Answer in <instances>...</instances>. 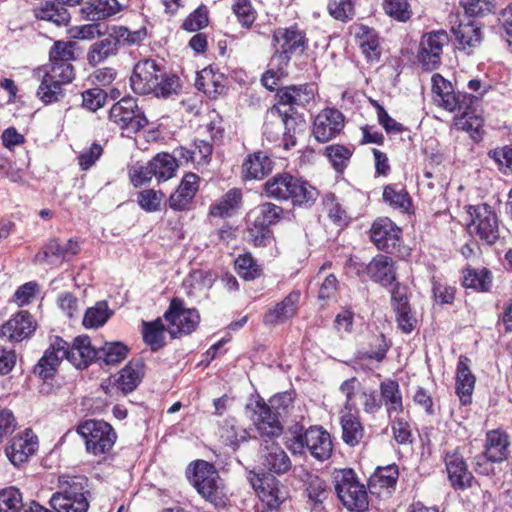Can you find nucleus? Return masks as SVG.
Listing matches in <instances>:
<instances>
[{"label":"nucleus","mask_w":512,"mask_h":512,"mask_svg":"<svg viewBox=\"0 0 512 512\" xmlns=\"http://www.w3.org/2000/svg\"><path fill=\"white\" fill-rule=\"evenodd\" d=\"M132 90L140 95L154 94L156 97H168L180 88L179 78L164 73L152 59L137 62L130 77Z\"/></svg>","instance_id":"obj_1"},{"label":"nucleus","mask_w":512,"mask_h":512,"mask_svg":"<svg viewBox=\"0 0 512 512\" xmlns=\"http://www.w3.org/2000/svg\"><path fill=\"white\" fill-rule=\"evenodd\" d=\"M87 486L88 479L84 476H60L59 491L52 495L50 506L56 512H87Z\"/></svg>","instance_id":"obj_2"},{"label":"nucleus","mask_w":512,"mask_h":512,"mask_svg":"<svg viewBox=\"0 0 512 512\" xmlns=\"http://www.w3.org/2000/svg\"><path fill=\"white\" fill-rule=\"evenodd\" d=\"M332 482L338 499L349 511L364 512L369 507V497L364 484L360 483L351 468L335 469Z\"/></svg>","instance_id":"obj_3"},{"label":"nucleus","mask_w":512,"mask_h":512,"mask_svg":"<svg viewBox=\"0 0 512 512\" xmlns=\"http://www.w3.org/2000/svg\"><path fill=\"white\" fill-rule=\"evenodd\" d=\"M80 346L76 343V338L73 344H69L60 337H55L51 342L49 348L44 352L36 366L34 367V374L42 379H48L54 376L60 362L65 358L77 368H84V363L80 358Z\"/></svg>","instance_id":"obj_4"},{"label":"nucleus","mask_w":512,"mask_h":512,"mask_svg":"<svg viewBox=\"0 0 512 512\" xmlns=\"http://www.w3.org/2000/svg\"><path fill=\"white\" fill-rule=\"evenodd\" d=\"M139 36V32H131L124 26H112L104 36L90 45L87 52L88 63L96 66L116 56L121 46L136 43Z\"/></svg>","instance_id":"obj_5"},{"label":"nucleus","mask_w":512,"mask_h":512,"mask_svg":"<svg viewBox=\"0 0 512 512\" xmlns=\"http://www.w3.org/2000/svg\"><path fill=\"white\" fill-rule=\"evenodd\" d=\"M76 431L84 440L87 453L94 456L108 454L117 439L113 427L102 420H85L77 426Z\"/></svg>","instance_id":"obj_6"},{"label":"nucleus","mask_w":512,"mask_h":512,"mask_svg":"<svg viewBox=\"0 0 512 512\" xmlns=\"http://www.w3.org/2000/svg\"><path fill=\"white\" fill-rule=\"evenodd\" d=\"M192 484L197 492L216 507H224L227 493L216 469L206 461H197L194 467Z\"/></svg>","instance_id":"obj_7"},{"label":"nucleus","mask_w":512,"mask_h":512,"mask_svg":"<svg viewBox=\"0 0 512 512\" xmlns=\"http://www.w3.org/2000/svg\"><path fill=\"white\" fill-rule=\"evenodd\" d=\"M471 220L468 224L470 235L478 237L487 245H493L500 237L499 220L488 204H479L469 208Z\"/></svg>","instance_id":"obj_8"},{"label":"nucleus","mask_w":512,"mask_h":512,"mask_svg":"<svg viewBox=\"0 0 512 512\" xmlns=\"http://www.w3.org/2000/svg\"><path fill=\"white\" fill-rule=\"evenodd\" d=\"M248 480L259 497L263 512H277L286 498L280 481L274 475L253 471L249 472Z\"/></svg>","instance_id":"obj_9"},{"label":"nucleus","mask_w":512,"mask_h":512,"mask_svg":"<svg viewBox=\"0 0 512 512\" xmlns=\"http://www.w3.org/2000/svg\"><path fill=\"white\" fill-rule=\"evenodd\" d=\"M164 318L169 322L167 331L172 338L191 334L200 322V315L194 308H185L180 298H173Z\"/></svg>","instance_id":"obj_10"},{"label":"nucleus","mask_w":512,"mask_h":512,"mask_svg":"<svg viewBox=\"0 0 512 512\" xmlns=\"http://www.w3.org/2000/svg\"><path fill=\"white\" fill-rule=\"evenodd\" d=\"M109 119L128 133H136L148 124L144 112L133 97H124L115 103L109 111Z\"/></svg>","instance_id":"obj_11"},{"label":"nucleus","mask_w":512,"mask_h":512,"mask_svg":"<svg viewBox=\"0 0 512 512\" xmlns=\"http://www.w3.org/2000/svg\"><path fill=\"white\" fill-rule=\"evenodd\" d=\"M434 102L449 112L461 111L474 105L476 96L468 93H455L451 82L447 81L440 74H434L431 78Z\"/></svg>","instance_id":"obj_12"},{"label":"nucleus","mask_w":512,"mask_h":512,"mask_svg":"<svg viewBox=\"0 0 512 512\" xmlns=\"http://www.w3.org/2000/svg\"><path fill=\"white\" fill-rule=\"evenodd\" d=\"M273 44L275 48L272 55L273 63L280 62V64L288 65L295 52L305 50L306 38L304 32L296 26L278 28L273 33Z\"/></svg>","instance_id":"obj_13"},{"label":"nucleus","mask_w":512,"mask_h":512,"mask_svg":"<svg viewBox=\"0 0 512 512\" xmlns=\"http://www.w3.org/2000/svg\"><path fill=\"white\" fill-rule=\"evenodd\" d=\"M449 43L445 30L425 33L420 41L418 60L424 69L432 71L439 67L443 48Z\"/></svg>","instance_id":"obj_14"},{"label":"nucleus","mask_w":512,"mask_h":512,"mask_svg":"<svg viewBox=\"0 0 512 512\" xmlns=\"http://www.w3.org/2000/svg\"><path fill=\"white\" fill-rule=\"evenodd\" d=\"M247 410L251 412V419L262 437L273 438L282 434V425L277 414L263 400H257L254 404L247 405Z\"/></svg>","instance_id":"obj_15"},{"label":"nucleus","mask_w":512,"mask_h":512,"mask_svg":"<svg viewBox=\"0 0 512 512\" xmlns=\"http://www.w3.org/2000/svg\"><path fill=\"white\" fill-rule=\"evenodd\" d=\"M344 115L335 108L320 111L314 121L312 133L320 143H326L335 138L344 128Z\"/></svg>","instance_id":"obj_16"},{"label":"nucleus","mask_w":512,"mask_h":512,"mask_svg":"<svg viewBox=\"0 0 512 512\" xmlns=\"http://www.w3.org/2000/svg\"><path fill=\"white\" fill-rule=\"evenodd\" d=\"M260 459L262 466L271 475H284L292 468V462L288 454L278 443L272 440H264L261 444Z\"/></svg>","instance_id":"obj_17"},{"label":"nucleus","mask_w":512,"mask_h":512,"mask_svg":"<svg viewBox=\"0 0 512 512\" xmlns=\"http://www.w3.org/2000/svg\"><path fill=\"white\" fill-rule=\"evenodd\" d=\"M370 238L379 250L391 251L400 244L401 229L387 217L378 218L371 226Z\"/></svg>","instance_id":"obj_18"},{"label":"nucleus","mask_w":512,"mask_h":512,"mask_svg":"<svg viewBox=\"0 0 512 512\" xmlns=\"http://www.w3.org/2000/svg\"><path fill=\"white\" fill-rule=\"evenodd\" d=\"M38 449L37 436L31 429H26L23 435H17L11 439L5 453L9 461L15 466L19 467L21 464L27 462Z\"/></svg>","instance_id":"obj_19"},{"label":"nucleus","mask_w":512,"mask_h":512,"mask_svg":"<svg viewBox=\"0 0 512 512\" xmlns=\"http://www.w3.org/2000/svg\"><path fill=\"white\" fill-rule=\"evenodd\" d=\"M291 122H295V119L288 111H282L278 105H273L266 112L263 134L269 141H276L281 134L291 138Z\"/></svg>","instance_id":"obj_20"},{"label":"nucleus","mask_w":512,"mask_h":512,"mask_svg":"<svg viewBox=\"0 0 512 512\" xmlns=\"http://www.w3.org/2000/svg\"><path fill=\"white\" fill-rule=\"evenodd\" d=\"M35 329L36 324L31 314L27 311H20L0 327V337L19 342L30 337Z\"/></svg>","instance_id":"obj_21"},{"label":"nucleus","mask_w":512,"mask_h":512,"mask_svg":"<svg viewBox=\"0 0 512 512\" xmlns=\"http://www.w3.org/2000/svg\"><path fill=\"white\" fill-rule=\"evenodd\" d=\"M80 250L79 244L73 239H69L66 243L61 244L57 239H50L44 246L42 251L38 252L34 257L35 263L53 264L55 261L68 260L76 255Z\"/></svg>","instance_id":"obj_22"},{"label":"nucleus","mask_w":512,"mask_h":512,"mask_svg":"<svg viewBox=\"0 0 512 512\" xmlns=\"http://www.w3.org/2000/svg\"><path fill=\"white\" fill-rule=\"evenodd\" d=\"M303 440L311 455L325 461L331 457L333 445L330 434L320 426H312L303 433Z\"/></svg>","instance_id":"obj_23"},{"label":"nucleus","mask_w":512,"mask_h":512,"mask_svg":"<svg viewBox=\"0 0 512 512\" xmlns=\"http://www.w3.org/2000/svg\"><path fill=\"white\" fill-rule=\"evenodd\" d=\"M445 466L453 488L465 489L471 487L474 477L468 470L463 455L458 450L446 454Z\"/></svg>","instance_id":"obj_24"},{"label":"nucleus","mask_w":512,"mask_h":512,"mask_svg":"<svg viewBox=\"0 0 512 512\" xmlns=\"http://www.w3.org/2000/svg\"><path fill=\"white\" fill-rule=\"evenodd\" d=\"M299 301L300 292L291 291L282 301L267 310L263 318L264 324L278 325L293 318L298 311Z\"/></svg>","instance_id":"obj_25"},{"label":"nucleus","mask_w":512,"mask_h":512,"mask_svg":"<svg viewBox=\"0 0 512 512\" xmlns=\"http://www.w3.org/2000/svg\"><path fill=\"white\" fill-rule=\"evenodd\" d=\"M287 178L281 201L290 200L293 205H303L316 200L318 192L309 183L289 173H287Z\"/></svg>","instance_id":"obj_26"},{"label":"nucleus","mask_w":512,"mask_h":512,"mask_svg":"<svg viewBox=\"0 0 512 512\" xmlns=\"http://www.w3.org/2000/svg\"><path fill=\"white\" fill-rule=\"evenodd\" d=\"M273 161L265 152H255L247 156L241 168L244 180H261L273 170Z\"/></svg>","instance_id":"obj_27"},{"label":"nucleus","mask_w":512,"mask_h":512,"mask_svg":"<svg viewBox=\"0 0 512 512\" xmlns=\"http://www.w3.org/2000/svg\"><path fill=\"white\" fill-rule=\"evenodd\" d=\"M199 188V177L194 173H187L176 191L170 195L169 207L175 211L185 210Z\"/></svg>","instance_id":"obj_28"},{"label":"nucleus","mask_w":512,"mask_h":512,"mask_svg":"<svg viewBox=\"0 0 512 512\" xmlns=\"http://www.w3.org/2000/svg\"><path fill=\"white\" fill-rule=\"evenodd\" d=\"M366 273L382 286H389L396 280L395 262L386 255L375 256L367 265Z\"/></svg>","instance_id":"obj_29"},{"label":"nucleus","mask_w":512,"mask_h":512,"mask_svg":"<svg viewBox=\"0 0 512 512\" xmlns=\"http://www.w3.org/2000/svg\"><path fill=\"white\" fill-rule=\"evenodd\" d=\"M509 436L501 430H492L486 434L485 450L483 454L492 463H500L509 456Z\"/></svg>","instance_id":"obj_30"},{"label":"nucleus","mask_w":512,"mask_h":512,"mask_svg":"<svg viewBox=\"0 0 512 512\" xmlns=\"http://www.w3.org/2000/svg\"><path fill=\"white\" fill-rule=\"evenodd\" d=\"M242 203V190L232 188L210 205L209 214L213 217L228 218L237 213Z\"/></svg>","instance_id":"obj_31"},{"label":"nucleus","mask_w":512,"mask_h":512,"mask_svg":"<svg viewBox=\"0 0 512 512\" xmlns=\"http://www.w3.org/2000/svg\"><path fill=\"white\" fill-rule=\"evenodd\" d=\"M278 103L294 107H304L314 98V91L311 85H293L281 88L277 91Z\"/></svg>","instance_id":"obj_32"},{"label":"nucleus","mask_w":512,"mask_h":512,"mask_svg":"<svg viewBox=\"0 0 512 512\" xmlns=\"http://www.w3.org/2000/svg\"><path fill=\"white\" fill-rule=\"evenodd\" d=\"M470 360L460 356L456 369V393L463 404L470 403L476 378L469 368Z\"/></svg>","instance_id":"obj_33"},{"label":"nucleus","mask_w":512,"mask_h":512,"mask_svg":"<svg viewBox=\"0 0 512 512\" xmlns=\"http://www.w3.org/2000/svg\"><path fill=\"white\" fill-rule=\"evenodd\" d=\"M452 32L461 49L466 50L468 53L478 47L483 40L481 26L475 21L460 23L457 27L452 28Z\"/></svg>","instance_id":"obj_34"},{"label":"nucleus","mask_w":512,"mask_h":512,"mask_svg":"<svg viewBox=\"0 0 512 512\" xmlns=\"http://www.w3.org/2000/svg\"><path fill=\"white\" fill-rule=\"evenodd\" d=\"M226 79L222 73L215 72L213 68L203 69L196 78V87L208 97L216 98L225 93Z\"/></svg>","instance_id":"obj_35"},{"label":"nucleus","mask_w":512,"mask_h":512,"mask_svg":"<svg viewBox=\"0 0 512 512\" xmlns=\"http://www.w3.org/2000/svg\"><path fill=\"white\" fill-rule=\"evenodd\" d=\"M121 9L118 0H87L81 13L87 20L99 21L116 15Z\"/></svg>","instance_id":"obj_36"},{"label":"nucleus","mask_w":512,"mask_h":512,"mask_svg":"<svg viewBox=\"0 0 512 512\" xmlns=\"http://www.w3.org/2000/svg\"><path fill=\"white\" fill-rule=\"evenodd\" d=\"M37 19L54 23L57 26L67 25L70 21L68 9L59 0L45 1L35 9Z\"/></svg>","instance_id":"obj_37"},{"label":"nucleus","mask_w":512,"mask_h":512,"mask_svg":"<svg viewBox=\"0 0 512 512\" xmlns=\"http://www.w3.org/2000/svg\"><path fill=\"white\" fill-rule=\"evenodd\" d=\"M355 38L367 60L374 61L379 59V40L374 29L365 25H358L355 27Z\"/></svg>","instance_id":"obj_38"},{"label":"nucleus","mask_w":512,"mask_h":512,"mask_svg":"<svg viewBox=\"0 0 512 512\" xmlns=\"http://www.w3.org/2000/svg\"><path fill=\"white\" fill-rule=\"evenodd\" d=\"M385 405L389 417L393 413L399 414L403 411V401L400 387L395 380H385L380 383V397Z\"/></svg>","instance_id":"obj_39"},{"label":"nucleus","mask_w":512,"mask_h":512,"mask_svg":"<svg viewBox=\"0 0 512 512\" xmlns=\"http://www.w3.org/2000/svg\"><path fill=\"white\" fill-rule=\"evenodd\" d=\"M302 481L308 499L316 506L322 504L330 495L326 481L313 472L304 471Z\"/></svg>","instance_id":"obj_40"},{"label":"nucleus","mask_w":512,"mask_h":512,"mask_svg":"<svg viewBox=\"0 0 512 512\" xmlns=\"http://www.w3.org/2000/svg\"><path fill=\"white\" fill-rule=\"evenodd\" d=\"M462 285L465 288L473 289L477 292L490 291L493 283V276L487 268L475 269L467 267L462 271Z\"/></svg>","instance_id":"obj_41"},{"label":"nucleus","mask_w":512,"mask_h":512,"mask_svg":"<svg viewBox=\"0 0 512 512\" xmlns=\"http://www.w3.org/2000/svg\"><path fill=\"white\" fill-rule=\"evenodd\" d=\"M473 105L468 109L463 108L462 115L456 117L454 120V127L459 131H465L469 133L471 139L478 142L482 139V128L483 119L480 116L475 115L472 110Z\"/></svg>","instance_id":"obj_42"},{"label":"nucleus","mask_w":512,"mask_h":512,"mask_svg":"<svg viewBox=\"0 0 512 512\" xmlns=\"http://www.w3.org/2000/svg\"><path fill=\"white\" fill-rule=\"evenodd\" d=\"M342 439L349 446H356L365 436L364 427L358 416L347 413L341 417Z\"/></svg>","instance_id":"obj_43"},{"label":"nucleus","mask_w":512,"mask_h":512,"mask_svg":"<svg viewBox=\"0 0 512 512\" xmlns=\"http://www.w3.org/2000/svg\"><path fill=\"white\" fill-rule=\"evenodd\" d=\"M283 214V209L270 202L263 203L250 212L253 217V224L258 227L269 228L271 225L279 222Z\"/></svg>","instance_id":"obj_44"},{"label":"nucleus","mask_w":512,"mask_h":512,"mask_svg":"<svg viewBox=\"0 0 512 512\" xmlns=\"http://www.w3.org/2000/svg\"><path fill=\"white\" fill-rule=\"evenodd\" d=\"M143 340L150 346L152 351H157L165 345V331L167 330L160 318L147 322H142Z\"/></svg>","instance_id":"obj_45"},{"label":"nucleus","mask_w":512,"mask_h":512,"mask_svg":"<svg viewBox=\"0 0 512 512\" xmlns=\"http://www.w3.org/2000/svg\"><path fill=\"white\" fill-rule=\"evenodd\" d=\"M36 94L45 105H49L63 100L65 90L63 89V85L44 74Z\"/></svg>","instance_id":"obj_46"},{"label":"nucleus","mask_w":512,"mask_h":512,"mask_svg":"<svg viewBox=\"0 0 512 512\" xmlns=\"http://www.w3.org/2000/svg\"><path fill=\"white\" fill-rule=\"evenodd\" d=\"M178 168L175 156L168 153L157 154L150 161V169L154 172L158 181H166L175 175Z\"/></svg>","instance_id":"obj_47"},{"label":"nucleus","mask_w":512,"mask_h":512,"mask_svg":"<svg viewBox=\"0 0 512 512\" xmlns=\"http://www.w3.org/2000/svg\"><path fill=\"white\" fill-rule=\"evenodd\" d=\"M143 377V364L142 362H130L121 371L117 379L118 387L124 393H130L136 389Z\"/></svg>","instance_id":"obj_48"},{"label":"nucleus","mask_w":512,"mask_h":512,"mask_svg":"<svg viewBox=\"0 0 512 512\" xmlns=\"http://www.w3.org/2000/svg\"><path fill=\"white\" fill-rule=\"evenodd\" d=\"M383 200L391 207L406 212L411 206V199L406 189L400 184H389L384 187Z\"/></svg>","instance_id":"obj_49"},{"label":"nucleus","mask_w":512,"mask_h":512,"mask_svg":"<svg viewBox=\"0 0 512 512\" xmlns=\"http://www.w3.org/2000/svg\"><path fill=\"white\" fill-rule=\"evenodd\" d=\"M113 315L106 301H99L89 307L83 317L82 324L85 328H98L103 326Z\"/></svg>","instance_id":"obj_50"},{"label":"nucleus","mask_w":512,"mask_h":512,"mask_svg":"<svg viewBox=\"0 0 512 512\" xmlns=\"http://www.w3.org/2000/svg\"><path fill=\"white\" fill-rule=\"evenodd\" d=\"M219 435L225 445L232 447H236L248 439V432L239 427L233 418L223 422L219 430Z\"/></svg>","instance_id":"obj_51"},{"label":"nucleus","mask_w":512,"mask_h":512,"mask_svg":"<svg viewBox=\"0 0 512 512\" xmlns=\"http://www.w3.org/2000/svg\"><path fill=\"white\" fill-rule=\"evenodd\" d=\"M235 269L238 275L246 281L255 280L262 274L261 266L250 253L241 254L235 259Z\"/></svg>","instance_id":"obj_52"},{"label":"nucleus","mask_w":512,"mask_h":512,"mask_svg":"<svg viewBox=\"0 0 512 512\" xmlns=\"http://www.w3.org/2000/svg\"><path fill=\"white\" fill-rule=\"evenodd\" d=\"M128 348L121 342H106L99 348L98 361L102 360L106 365H116L127 356Z\"/></svg>","instance_id":"obj_53"},{"label":"nucleus","mask_w":512,"mask_h":512,"mask_svg":"<svg viewBox=\"0 0 512 512\" xmlns=\"http://www.w3.org/2000/svg\"><path fill=\"white\" fill-rule=\"evenodd\" d=\"M325 155L333 168L338 172H342L352 156V150L344 145L334 144L325 148Z\"/></svg>","instance_id":"obj_54"},{"label":"nucleus","mask_w":512,"mask_h":512,"mask_svg":"<svg viewBox=\"0 0 512 512\" xmlns=\"http://www.w3.org/2000/svg\"><path fill=\"white\" fill-rule=\"evenodd\" d=\"M23 508L22 495L15 487L0 491V512H19Z\"/></svg>","instance_id":"obj_55"},{"label":"nucleus","mask_w":512,"mask_h":512,"mask_svg":"<svg viewBox=\"0 0 512 512\" xmlns=\"http://www.w3.org/2000/svg\"><path fill=\"white\" fill-rule=\"evenodd\" d=\"M287 66L286 64H280L277 62L273 63V57H271L267 71L262 75L261 82L265 88L268 90H274L278 85V82L283 77L287 76Z\"/></svg>","instance_id":"obj_56"},{"label":"nucleus","mask_w":512,"mask_h":512,"mask_svg":"<svg viewBox=\"0 0 512 512\" xmlns=\"http://www.w3.org/2000/svg\"><path fill=\"white\" fill-rule=\"evenodd\" d=\"M383 8L390 17L400 22H406L412 16L408 0H385Z\"/></svg>","instance_id":"obj_57"},{"label":"nucleus","mask_w":512,"mask_h":512,"mask_svg":"<svg viewBox=\"0 0 512 512\" xmlns=\"http://www.w3.org/2000/svg\"><path fill=\"white\" fill-rule=\"evenodd\" d=\"M51 68L44 74L56 80L61 85L71 83L75 77L74 67L71 62H50Z\"/></svg>","instance_id":"obj_58"},{"label":"nucleus","mask_w":512,"mask_h":512,"mask_svg":"<svg viewBox=\"0 0 512 512\" xmlns=\"http://www.w3.org/2000/svg\"><path fill=\"white\" fill-rule=\"evenodd\" d=\"M460 6L471 17L485 16L495 9L493 0H460Z\"/></svg>","instance_id":"obj_59"},{"label":"nucleus","mask_w":512,"mask_h":512,"mask_svg":"<svg viewBox=\"0 0 512 512\" xmlns=\"http://www.w3.org/2000/svg\"><path fill=\"white\" fill-rule=\"evenodd\" d=\"M389 344L386 342L383 334L374 335L371 338L369 349L363 352L362 358L373 359L382 362L389 350Z\"/></svg>","instance_id":"obj_60"},{"label":"nucleus","mask_w":512,"mask_h":512,"mask_svg":"<svg viewBox=\"0 0 512 512\" xmlns=\"http://www.w3.org/2000/svg\"><path fill=\"white\" fill-rule=\"evenodd\" d=\"M74 43L56 41L49 52L50 62H71L74 58Z\"/></svg>","instance_id":"obj_61"},{"label":"nucleus","mask_w":512,"mask_h":512,"mask_svg":"<svg viewBox=\"0 0 512 512\" xmlns=\"http://www.w3.org/2000/svg\"><path fill=\"white\" fill-rule=\"evenodd\" d=\"M164 194L161 191L146 189L138 194V204L147 212H155L160 210Z\"/></svg>","instance_id":"obj_62"},{"label":"nucleus","mask_w":512,"mask_h":512,"mask_svg":"<svg viewBox=\"0 0 512 512\" xmlns=\"http://www.w3.org/2000/svg\"><path fill=\"white\" fill-rule=\"evenodd\" d=\"M328 11L337 20L345 21L354 14V3L352 0H329Z\"/></svg>","instance_id":"obj_63"},{"label":"nucleus","mask_w":512,"mask_h":512,"mask_svg":"<svg viewBox=\"0 0 512 512\" xmlns=\"http://www.w3.org/2000/svg\"><path fill=\"white\" fill-rule=\"evenodd\" d=\"M287 173H279L268 179L264 184L267 197L282 200L284 188H286Z\"/></svg>","instance_id":"obj_64"}]
</instances>
